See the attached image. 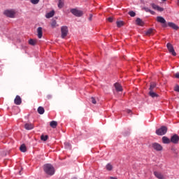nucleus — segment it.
<instances>
[{"label": "nucleus", "instance_id": "f257e3e1", "mask_svg": "<svg viewBox=\"0 0 179 179\" xmlns=\"http://www.w3.org/2000/svg\"><path fill=\"white\" fill-rule=\"evenodd\" d=\"M43 171L48 176H54L55 174V169L51 164H46L43 166Z\"/></svg>", "mask_w": 179, "mask_h": 179}, {"label": "nucleus", "instance_id": "f03ea898", "mask_svg": "<svg viewBox=\"0 0 179 179\" xmlns=\"http://www.w3.org/2000/svg\"><path fill=\"white\" fill-rule=\"evenodd\" d=\"M3 15L7 17L13 19V17H15V15H16V12L14 10H6L3 12Z\"/></svg>", "mask_w": 179, "mask_h": 179}, {"label": "nucleus", "instance_id": "7ed1b4c3", "mask_svg": "<svg viewBox=\"0 0 179 179\" xmlns=\"http://www.w3.org/2000/svg\"><path fill=\"white\" fill-rule=\"evenodd\" d=\"M157 135L163 136L167 134V127L166 126H162L161 128L156 130Z\"/></svg>", "mask_w": 179, "mask_h": 179}, {"label": "nucleus", "instance_id": "20e7f679", "mask_svg": "<svg viewBox=\"0 0 179 179\" xmlns=\"http://www.w3.org/2000/svg\"><path fill=\"white\" fill-rule=\"evenodd\" d=\"M70 12L72 13V15L76 16L77 17H80L81 16H83V11L78 10L76 8L71 9Z\"/></svg>", "mask_w": 179, "mask_h": 179}, {"label": "nucleus", "instance_id": "39448f33", "mask_svg": "<svg viewBox=\"0 0 179 179\" xmlns=\"http://www.w3.org/2000/svg\"><path fill=\"white\" fill-rule=\"evenodd\" d=\"M68 32H69L68 27L66 26L62 27H61L62 38H65L68 36Z\"/></svg>", "mask_w": 179, "mask_h": 179}, {"label": "nucleus", "instance_id": "423d86ee", "mask_svg": "<svg viewBox=\"0 0 179 179\" xmlns=\"http://www.w3.org/2000/svg\"><path fill=\"white\" fill-rule=\"evenodd\" d=\"M157 22H158V23H161L162 24V27H167V22L166 21V19L162 16L157 17Z\"/></svg>", "mask_w": 179, "mask_h": 179}, {"label": "nucleus", "instance_id": "0eeeda50", "mask_svg": "<svg viewBox=\"0 0 179 179\" xmlns=\"http://www.w3.org/2000/svg\"><path fill=\"white\" fill-rule=\"evenodd\" d=\"M152 147L155 150H157V152H162V150H163V146L157 143H153Z\"/></svg>", "mask_w": 179, "mask_h": 179}, {"label": "nucleus", "instance_id": "6e6552de", "mask_svg": "<svg viewBox=\"0 0 179 179\" xmlns=\"http://www.w3.org/2000/svg\"><path fill=\"white\" fill-rule=\"evenodd\" d=\"M166 47L171 54L173 55V57H176L177 55V53L176 52V50H174V47H173V45L171 43H167Z\"/></svg>", "mask_w": 179, "mask_h": 179}, {"label": "nucleus", "instance_id": "1a4fd4ad", "mask_svg": "<svg viewBox=\"0 0 179 179\" xmlns=\"http://www.w3.org/2000/svg\"><path fill=\"white\" fill-rule=\"evenodd\" d=\"M171 142L172 143H174L175 145H177L179 142V136L177 134H174L173 136H171Z\"/></svg>", "mask_w": 179, "mask_h": 179}, {"label": "nucleus", "instance_id": "9d476101", "mask_svg": "<svg viewBox=\"0 0 179 179\" xmlns=\"http://www.w3.org/2000/svg\"><path fill=\"white\" fill-rule=\"evenodd\" d=\"M14 103L16 104V106H20L22 104V98H20V96L17 95L14 99Z\"/></svg>", "mask_w": 179, "mask_h": 179}, {"label": "nucleus", "instance_id": "9b49d317", "mask_svg": "<svg viewBox=\"0 0 179 179\" xmlns=\"http://www.w3.org/2000/svg\"><path fill=\"white\" fill-rule=\"evenodd\" d=\"M151 6L152 8H154L155 10H158V12H163V10H164V8L155 4V3H152Z\"/></svg>", "mask_w": 179, "mask_h": 179}, {"label": "nucleus", "instance_id": "f8f14e48", "mask_svg": "<svg viewBox=\"0 0 179 179\" xmlns=\"http://www.w3.org/2000/svg\"><path fill=\"white\" fill-rule=\"evenodd\" d=\"M24 128L27 129V131H30L34 128V125L31 123H26L24 124Z\"/></svg>", "mask_w": 179, "mask_h": 179}, {"label": "nucleus", "instance_id": "ddd939ff", "mask_svg": "<svg viewBox=\"0 0 179 179\" xmlns=\"http://www.w3.org/2000/svg\"><path fill=\"white\" fill-rule=\"evenodd\" d=\"M114 86L117 92H122V86H121V84L116 83Z\"/></svg>", "mask_w": 179, "mask_h": 179}, {"label": "nucleus", "instance_id": "4468645a", "mask_svg": "<svg viewBox=\"0 0 179 179\" xmlns=\"http://www.w3.org/2000/svg\"><path fill=\"white\" fill-rule=\"evenodd\" d=\"M168 26L173 29V30H178L179 27L173 22H168Z\"/></svg>", "mask_w": 179, "mask_h": 179}, {"label": "nucleus", "instance_id": "2eb2a0df", "mask_svg": "<svg viewBox=\"0 0 179 179\" xmlns=\"http://www.w3.org/2000/svg\"><path fill=\"white\" fill-rule=\"evenodd\" d=\"M37 33L38 38H41V37H43V28L41 27L37 29Z\"/></svg>", "mask_w": 179, "mask_h": 179}, {"label": "nucleus", "instance_id": "dca6fc26", "mask_svg": "<svg viewBox=\"0 0 179 179\" xmlns=\"http://www.w3.org/2000/svg\"><path fill=\"white\" fill-rule=\"evenodd\" d=\"M162 142L164 144H169V143H170V142H171V140H170V138H169L166 136H164V137H162Z\"/></svg>", "mask_w": 179, "mask_h": 179}, {"label": "nucleus", "instance_id": "f3484780", "mask_svg": "<svg viewBox=\"0 0 179 179\" xmlns=\"http://www.w3.org/2000/svg\"><path fill=\"white\" fill-rule=\"evenodd\" d=\"M154 174L155 176V177H157V178H159V179H164V177L163 176V175L160 173V172H154Z\"/></svg>", "mask_w": 179, "mask_h": 179}, {"label": "nucleus", "instance_id": "a211bd4d", "mask_svg": "<svg viewBox=\"0 0 179 179\" xmlns=\"http://www.w3.org/2000/svg\"><path fill=\"white\" fill-rule=\"evenodd\" d=\"M55 14V12L54 10H52L46 14L45 17L47 19H50V17H52V16H54Z\"/></svg>", "mask_w": 179, "mask_h": 179}, {"label": "nucleus", "instance_id": "6ab92c4d", "mask_svg": "<svg viewBox=\"0 0 179 179\" xmlns=\"http://www.w3.org/2000/svg\"><path fill=\"white\" fill-rule=\"evenodd\" d=\"M136 22L138 26H143L145 24V22L139 17L136 20Z\"/></svg>", "mask_w": 179, "mask_h": 179}, {"label": "nucleus", "instance_id": "aec40b11", "mask_svg": "<svg viewBox=\"0 0 179 179\" xmlns=\"http://www.w3.org/2000/svg\"><path fill=\"white\" fill-rule=\"evenodd\" d=\"M58 125V122H57V121L52 120L50 122V126L51 127V128H57V126Z\"/></svg>", "mask_w": 179, "mask_h": 179}, {"label": "nucleus", "instance_id": "412c9836", "mask_svg": "<svg viewBox=\"0 0 179 179\" xmlns=\"http://www.w3.org/2000/svg\"><path fill=\"white\" fill-rule=\"evenodd\" d=\"M45 111V110H44V108L43 106H39L38 108V114L43 115V114H44Z\"/></svg>", "mask_w": 179, "mask_h": 179}, {"label": "nucleus", "instance_id": "4be33fe9", "mask_svg": "<svg viewBox=\"0 0 179 179\" xmlns=\"http://www.w3.org/2000/svg\"><path fill=\"white\" fill-rule=\"evenodd\" d=\"M29 44L30 45H36L37 44V39H29Z\"/></svg>", "mask_w": 179, "mask_h": 179}, {"label": "nucleus", "instance_id": "5701e85b", "mask_svg": "<svg viewBox=\"0 0 179 179\" xmlns=\"http://www.w3.org/2000/svg\"><path fill=\"white\" fill-rule=\"evenodd\" d=\"M149 95L152 98L159 96V95L157 94H156L154 91H150L149 92Z\"/></svg>", "mask_w": 179, "mask_h": 179}, {"label": "nucleus", "instance_id": "b1692460", "mask_svg": "<svg viewBox=\"0 0 179 179\" xmlns=\"http://www.w3.org/2000/svg\"><path fill=\"white\" fill-rule=\"evenodd\" d=\"M50 24L52 29H55V27H58V24H57V21L55 20H53Z\"/></svg>", "mask_w": 179, "mask_h": 179}, {"label": "nucleus", "instance_id": "393cba45", "mask_svg": "<svg viewBox=\"0 0 179 179\" xmlns=\"http://www.w3.org/2000/svg\"><path fill=\"white\" fill-rule=\"evenodd\" d=\"M155 87H156V83H152L150 84L149 90L153 92V90H155Z\"/></svg>", "mask_w": 179, "mask_h": 179}, {"label": "nucleus", "instance_id": "a878e982", "mask_svg": "<svg viewBox=\"0 0 179 179\" xmlns=\"http://www.w3.org/2000/svg\"><path fill=\"white\" fill-rule=\"evenodd\" d=\"M20 150L21 152H22L23 153H24V152H26L27 150V149L26 148V145L24 144H22L20 147Z\"/></svg>", "mask_w": 179, "mask_h": 179}, {"label": "nucleus", "instance_id": "bb28decb", "mask_svg": "<svg viewBox=\"0 0 179 179\" xmlns=\"http://www.w3.org/2000/svg\"><path fill=\"white\" fill-rule=\"evenodd\" d=\"M116 24L117 27H122V26H124V22L117 21Z\"/></svg>", "mask_w": 179, "mask_h": 179}, {"label": "nucleus", "instance_id": "cd10ccee", "mask_svg": "<svg viewBox=\"0 0 179 179\" xmlns=\"http://www.w3.org/2000/svg\"><path fill=\"white\" fill-rule=\"evenodd\" d=\"M58 8H59V9H62V8H64V1H62V0L59 1Z\"/></svg>", "mask_w": 179, "mask_h": 179}, {"label": "nucleus", "instance_id": "c85d7f7f", "mask_svg": "<svg viewBox=\"0 0 179 179\" xmlns=\"http://www.w3.org/2000/svg\"><path fill=\"white\" fill-rule=\"evenodd\" d=\"M106 170H108V171H111V170H113V165L108 164L106 165Z\"/></svg>", "mask_w": 179, "mask_h": 179}, {"label": "nucleus", "instance_id": "c756f323", "mask_svg": "<svg viewBox=\"0 0 179 179\" xmlns=\"http://www.w3.org/2000/svg\"><path fill=\"white\" fill-rule=\"evenodd\" d=\"M153 34V29H148L145 32L146 36H150V34Z\"/></svg>", "mask_w": 179, "mask_h": 179}, {"label": "nucleus", "instance_id": "7c9ffc66", "mask_svg": "<svg viewBox=\"0 0 179 179\" xmlns=\"http://www.w3.org/2000/svg\"><path fill=\"white\" fill-rule=\"evenodd\" d=\"M41 141H43L44 142H45V141H47L48 139V136L47 135H45V136L42 135L41 136Z\"/></svg>", "mask_w": 179, "mask_h": 179}, {"label": "nucleus", "instance_id": "2f4dec72", "mask_svg": "<svg viewBox=\"0 0 179 179\" xmlns=\"http://www.w3.org/2000/svg\"><path fill=\"white\" fill-rule=\"evenodd\" d=\"M128 13L131 17H135V16H136V13L134 11H129Z\"/></svg>", "mask_w": 179, "mask_h": 179}, {"label": "nucleus", "instance_id": "473e14b6", "mask_svg": "<svg viewBox=\"0 0 179 179\" xmlns=\"http://www.w3.org/2000/svg\"><path fill=\"white\" fill-rule=\"evenodd\" d=\"M31 3H33V5H37L38 2H40V0H29Z\"/></svg>", "mask_w": 179, "mask_h": 179}, {"label": "nucleus", "instance_id": "72a5a7b5", "mask_svg": "<svg viewBox=\"0 0 179 179\" xmlns=\"http://www.w3.org/2000/svg\"><path fill=\"white\" fill-rule=\"evenodd\" d=\"M64 145H65L66 149H71V143L66 142V143H64Z\"/></svg>", "mask_w": 179, "mask_h": 179}, {"label": "nucleus", "instance_id": "f704fd0d", "mask_svg": "<svg viewBox=\"0 0 179 179\" xmlns=\"http://www.w3.org/2000/svg\"><path fill=\"white\" fill-rule=\"evenodd\" d=\"M171 150H172L173 153H174L175 155H178V150H177L176 148H173L171 149Z\"/></svg>", "mask_w": 179, "mask_h": 179}, {"label": "nucleus", "instance_id": "c9c22d12", "mask_svg": "<svg viewBox=\"0 0 179 179\" xmlns=\"http://www.w3.org/2000/svg\"><path fill=\"white\" fill-rule=\"evenodd\" d=\"M91 102L92 104H96V99H94V97H91Z\"/></svg>", "mask_w": 179, "mask_h": 179}, {"label": "nucleus", "instance_id": "e433bc0d", "mask_svg": "<svg viewBox=\"0 0 179 179\" xmlns=\"http://www.w3.org/2000/svg\"><path fill=\"white\" fill-rule=\"evenodd\" d=\"M143 9L146 12H149V13L150 12V9H149V8L144 7Z\"/></svg>", "mask_w": 179, "mask_h": 179}, {"label": "nucleus", "instance_id": "4c0bfd02", "mask_svg": "<svg viewBox=\"0 0 179 179\" xmlns=\"http://www.w3.org/2000/svg\"><path fill=\"white\" fill-rule=\"evenodd\" d=\"M108 20L110 22V23H113V18L112 17H109Z\"/></svg>", "mask_w": 179, "mask_h": 179}, {"label": "nucleus", "instance_id": "58836bf2", "mask_svg": "<svg viewBox=\"0 0 179 179\" xmlns=\"http://www.w3.org/2000/svg\"><path fill=\"white\" fill-rule=\"evenodd\" d=\"M175 92H179V86L178 85L175 87Z\"/></svg>", "mask_w": 179, "mask_h": 179}, {"label": "nucleus", "instance_id": "ea45409f", "mask_svg": "<svg viewBox=\"0 0 179 179\" xmlns=\"http://www.w3.org/2000/svg\"><path fill=\"white\" fill-rule=\"evenodd\" d=\"M175 78H176L177 79H179V73H176L175 74Z\"/></svg>", "mask_w": 179, "mask_h": 179}, {"label": "nucleus", "instance_id": "a19ab883", "mask_svg": "<svg viewBox=\"0 0 179 179\" xmlns=\"http://www.w3.org/2000/svg\"><path fill=\"white\" fill-rule=\"evenodd\" d=\"M92 17H93V15L90 14V17H89V20L92 21Z\"/></svg>", "mask_w": 179, "mask_h": 179}, {"label": "nucleus", "instance_id": "79ce46f5", "mask_svg": "<svg viewBox=\"0 0 179 179\" xmlns=\"http://www.w3.org/2000/svg\"><path fill=\"white\" fill-rule=\"evenodd\" d=\"M150 13H151V15H155V11L150 10Z\"/></svg>", "mask_w": 179, "mask_h": 179}, {"label": "nucleus", "instance_id": "37998d69", "mask_svg": "<svg viewBox=\"0 0 179 179\" xmlns=\"http://www.w3.org/2000/svg\"><path fill=\"white\" fill-rule=\"evenodd\" d=\"M109 179H118V178H117V177L110 176L109 177Z\"/></svg>", "mask_w": 179, "mask_h": 179}, {"label": "nucleus", "instance_id": "c03bdc74", "mask_svg": "<svg viewBox=\"0 0 179 179\" xmlns=\"http://www.w3.org/2000/svg\"><path fill=\"white\" fill-rule=\"evenodd\" d=\"M127 113L129 114V113H131V110H127Z\"/></svg>", "mask_w": 179, "mask_h": 179}, {"label": "nucleus", "instance_id": "a18cd8bd", "mask_svg": "<svg viewBox=\"0 0 179 179\" xmlns=\"http://www.w3.org/2000/svg\"><path fill=\"white\" fill-rule=\"evenodd\" d=\"M22 171H20L19 173H20V176H22Z\"/></svg>", "mask_w": 179, "mask_h": 179}, {"label": "nucleus", "instance_id": "49530a36", "mask_svg": "<svg viewBox=\"0 0 179 179\" xmlns=\"http://www.w3.org/2000/svg\"><path fill=\"white\" fill-rule=\"evenodd\" d=\"M164 2H166V1H167V0H162Z\"/></svg>", "mask_w": 179, "mask_h": 179}, {"label": "nucleus", "instance_id": "de8ad7c7", "mask_svg": "<svg viewBox=\"0 0 179 179\" xmlns=\"http://www.w3.org/2000/svg\"><path fill=\"white\" fill-rule=\"evenodd\" d=\"M178 5H179V0L178 1Z\"/></svg>", "mask_w": 179, "mask_h": 179}, {"label": "nucleus", "instance_id": "09e8293b", "mask_svg": "<svg viewBox=\"0 0 179 179\" xmlns=\"http://www.w3.org/2000/svg\"><path fill=\"white\" fill-rule=\"evenodd\" d=\"M59 1H62V0H59Z\"/></svg>", "mask_w": 179, "mask_h": 179}]
</instances>
